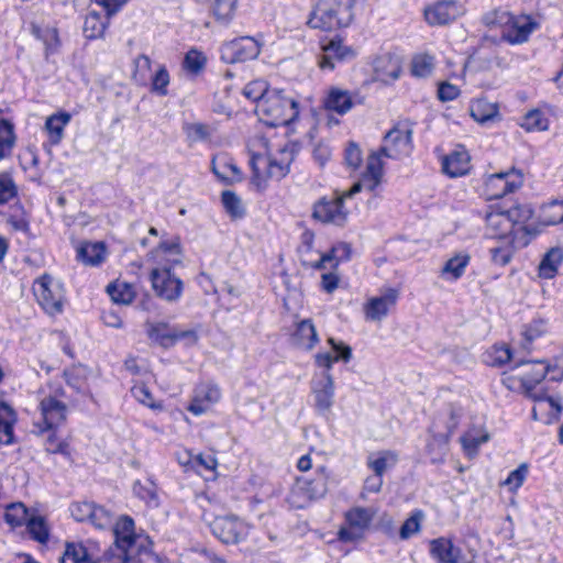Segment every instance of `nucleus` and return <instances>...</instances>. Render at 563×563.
I'll list each match as a JSON object with an SVG mask.
<instances>
[{
	"label": "nucleus",
	"mask_w": 563,
	"mask_h": 563,
	"mask_svg": "<svg viewBox=\"0 0 563 563\" xmlns=\"http://www.w3.org/2000/svg\"><path fill=\"white\" fill-rule=\"evenodd\" d=\"M328 343L335 354L324 352L314 355L316 365L324 368L320 376L316 375L311 382L314 408L319 413L329 412L333 406L335 385L330 374L333 363L338 361L347 363L352 358V349L344 342L329 338Z\"/></svg>",
	"instance_id": "obj_1"
},
{
	"label": "nucleus",
	"mask_w": 563,
	"mask_h": 563,
	"mask_svg": "<svg viewBox=\"0 0 563 563\" xmlns=\"http://www.w3.org/2000/svg\"><path fill=\"white\" fill-rule=\"evenodd\" d=\"M114 543L104 553V558L111 563H142V555H152V541L148 537L134 532V521L124 516L112 523Z\"/></svg>",
	"instance_id": "obj_2"
},
{
	"label": "nucleus",
	"mask_w": 563,
	"mask_h": 563,
	"mask_svg": "<svg viewBox=\"0 0 563 563\" xmlns=\"http://www.w3.org/2000/svg\"><path fill=\"white\" fill-rule=\"evenodd\" d=\"M296 146L285 145L277 155L252 154L250 166L253 172L252 181L258 189L266 188L267 180H282L290 172L294 162Z\"/></svg>",
	"instance_id": "obj_3"
},
{
	"label": "nucleus",
	"mask_w": 563,
	"mask_h": 563,
	"mask_svg": "<svg viewBox=\"0 0 563 563\" xmlns=\"http://www.w3.org/2000/svg\"><path fill=\"white\" fill-rule=\"evenodd\" d=\"M255 111L260 119L269 126L288 125L298 115V102L284 89L274 88L258 101Z\"/></svg>",
	"instance_id": "obj_4"
},
{
	"label": "nucleus",
	"mask_w": 563,
	"mask_h": 563,
	"mask_svg": "<svg viewBox=\"0 0 563 563\" xmlns=\"http://www.w3.org/2000/svg\"><path fill=\"white\" fill-rule=\"evenodd\" d=\"M353 7L354 0H318L308 24L323 31L346 27L353 21Z\"/></svg>",
	"instance_id": "obj_5"
},
{
	"label": "nucleus",
	"mask_w": 563,
	"mask_h": 563,
	"mask_svg": "<svg viewBox=\"0 0 563 563\" xmlns=\"http://www.w3.org/2000/svg\"><path fill=\"white\" fill-rule=\"evenodd\" d=\"M328 490V477L324 472H320L314 478L299 477L288 496V503L291 507L302 509L312 500L319 499Z\"/></svg>",
	"instance_id": "obj_6"
},
{
	"label": "nucleus",
	"mask_w": 563,
	"mask_h": 563,
	"mask_svg": "<svg viewBox=\"0 0 563 563\" xmlns=\"http://www.w3.org/2000/svg\"><path fill=\"white\" fill-rule=\"evenodd\" d=\"M498 23L503 25L501 37L510 44H521L528 41L538 23L530 15H514L501 12Z\"/></svg>",
	"instance_id": "obj_7"
},
{
	"label": "nucleus",
	"mask_w": 563,
	"mask_h": 563,
	"mask_svg": "<svg viewBox=\"0 0 563 563\" xmlns=\"http://www.w3.org/2000/svg\"><path fill=\"white\" fill-rule=\"evenodd\" d=\"M261 53L260 43L252 36H241L221 45V59L227 64L244 63Z\"/></svg>",
	"instance_id": "obj_8"
},
{
	"label": "nucleus",
	"mask_w": 563,
	"mask_h": 563,
	"mask_svg": "<svg viewBox=\"0 0 563 563\" xmlns=\"http://www.w3.org/2000/svg\"><path fill=\"white\" fill-rule=\"evenodd\" d=\"M375 512L371 508L354 507L345 514V527H341L338 536L341 541L360 540L368 529Z\"/></svg>",
	"instance_id": "obj_9"
},
{
	"label": "nucleus",
	"mask_w": 563,
	"mask_h": 563,
	"mask_svg": "<svg viewBox=\"0 0 563 563\" xmlns=\"http://www.w3.org/2000/svg\"><path fill=\"white\" fill-rule=\"evenodd\" d=\"M385 144L379 148L376 155L399 158L408 156L412 150V130L409 128L394 126L384 139Z\"/></svg>",
	"instance_id": "obj_10"
},
{
	"label": "nucleus",
	"mask_w": 563,
	"mask_h": 563,
	"mask_svg": "<svg viewBox=\"0 0 563 563\" xmlns=\"http://www.w3.org/2000/svg\"><path fill=\"white\" fill-rule=\"evenodd\" d=\"M521 185L522 174L512 168L489 175L485 180V194L489 200L500 199L520 188Z\"/></svg>",
	"instance_id": "obj_11"
},
{
	"label": "nucleus",
	"mask_w": 563,
	"mask_h": 563,
	"mask_svg": "<svg viewBox=\"0 0 563 563\" xmlns=\"http://www.w3.org/2000/svg\"><path fill=\"white\" fill-rule=\"evenodd\" d=\"M313 218L322 223H332L339 227L345 224L349 211L344 207V201L335 191L331 197H322L313 206Z\"/></svg>",
	"instance_id": "obj_12"
},
{
	"label": "nucleus",
	"mask_w": 563,
	"mask_h": 563,
	"mask_svg": "<svg viewBox=\"0 0 563 563\" xmlns=\"http://www.w3.org/2000/svg\"><path fill=\"white\" fill-rule=\"evenodd\" d=\"M212 534L223 543H238L249 533L247 525L235 516L216 517L209 523Z\"/></svg>",
	"instance_id": "obj_13"
},
{
	"label": "nucleus",
	"mask_w": 563,
	"mask_h": 563,
	"mask_svg": "<svg viewBox=\"0 0 563 563\" xmlns=\"http://www.w3.org/2000/svg\"><path fill=\"white\" fill-rule=\"evenodd\" d=\"M151 282L155 294L167 301H176L183 292V282L170 267L153 269Z\"/></svg>",
	"instance_id": "obj_14"
},
{
	"label": "nucleus",
	"mask_w": 563,
	"mask_h": 563,
	"mask_svg": "<svg viewBox=\"0 0 563 563\" xmlns=\"http://www.w3.org/2000/svg\"><path fill=\"white\" fill-rule=\"evenodd\" d=\"M34 295L41 307L54 316L63 311V294L57 285H53L52 278L47 275L36 280L33 287Z\"/></svg>",
	"instance_id": "obj_15"
},
{
	"label": "nucleus",
	"mask_w": 563,
	"mask_h": 563,
	"mask_svg": "<svg viewBox=\"0 0 563 563\" xmlns=\"http://www.w3.org/2000/svg\"><path fill=\"white\" fill-rule=\"evenodd\" d=\"M448 415L449 421L446 422L445 433L437 432L438 426L435 422H433L429 428V432L432 434V439L427 444V451L429 454H433V452L437 451L435 456L431 457L432 463L442 461L443 455L445 454L449 438L452 435L459 424L460 412L454 406H449Z\"/></svg>",
	"instance_id": "obj_16"
},
{
	"label": "nucleus",
	"mask_w": 563,
	"mask_h": 563,
	"mask_svg": "<svg viewBox=\"0 0 563 563\" xmlns=\"http://www.w3.org/2000/svg\"><path fill=\"white\" fill-rule=\"evenodd\" d=\"M147 334L152 341L164 347L173 346L180 340H186L189 344H194L198 340V335L194 330H179L164 322L150 324Z\"/></svg>",
	"instance_id": "obj_17"
},
{
	"label": "nucleus",
	"mask_w": 563,
	"mask_h": 563,
	"mask_svg": "<svg viewBox=\"0 0 563 563\" xmlns=\"http://www.w3.org/2000/svg\"><path fill=\"white\" fill-rule=\"evenodd\" d=\"M383 177V162L376 154H371L367 158L366 170L361 180L356 181L349 190L339 194L340 198L344 201L358 194L363 188L368 191H374L382 181Z\"/></svg>",
	"instance_id": "obj_18"
},
{
	"label": "nucleus",
	"mask_w": 563,
	"mask_h": 563,
	"mask_svg": "<svg viewBox=\"0 0 563 563\" xmlns=\"http://www.w3.org/2000/svg\"><path fill=\"white\" fill-rule=\"evenodd\" d=\"M424 19L430 25H445L464 13V7L455 0H441L428 5Z\"/></svg>",
	"instance_id": "obj_19"
},
{
	"label": "nucleus",
	"mask_w": 563,
	"mask_h": 563,
	"mask_svg": "<svg viewBox=\"0 0 563 563\" xmlns=\"http://www.w3.org/2000/svg\"><path fill=\"white\" fill-rule=\"evenodd\" d=\"M221 398L220 388L216 384L203 383L196 387L188 411L199 416L209 410Z\"/></svg>",
	"instance_id": "obj_20"
},
{
	"label": "nucleus",
	"mask_w": 563,
	"mask_h": 563,
	"mask_svg": "<svg viewBox=\"0 0 563 563\" xmlns=\"http://www.w3.org/2000/svg\"><path fill=\"white\" fill-rule=\"evenodd\" d=\"M40 410L45 426L44 430L59 427L67 418V406L55 396H46L40 402Z\"/></svg>",
	"instance_id": "obj_21"
},
{
	"label": "nucleus",
	"mask_w": 563,
	"mask_h": 563,
	"mask_svg": "<svg viewBox=\"0 0 563 563\" xmlns=\"http://www.w3.org/2000/svg\"><path fill=\"white\" fill-rule=\"evenodd\" d=\"M398 296V290L388 288L382 296L371 298L364 308L366 319L380 321L388 314L389 309L396 305Z\"/></svg>",
	"instance_id": "obj_22"
},
{
	"label": "nucleus",
	"mask_w": 563,
	"mask_h": 563,
	"mask_svg": "<svg viewBox=\"0 0 563 563\" xmlns=\"http://www.w3.org/2000/svg\"><path fill=\"white\" fill-rule=\"evenodd\" d=\"M322 55L319 59V66L322 69H334L336 62L350 60L355 56L354 51L343 45L341 40H331L322 46Z\"/></svg>",
	"instance_id": "obj_23"
},
{
	"label": "nucleus",
	"mask_w": 563,
	"mask_h": 563,
	"mask_svg": "<svg viewBox=\"0 0 563 563\" xmlns=\"http://www.w3.org/2000/svg\"><path fill=\"white\" fill-rule=\"evenodd\" d=\"M487 234L492 239L511 240L517 234L514 223L510 222L506 211H493L485 218Z\"/></svg>",
	"instance_id": "obj_24"
},
{
	"label": "nucleus",
	"mask_w": 563,
	"mask_h": 563,
	"mask_svg": "<svg viewBox=\"0 0 563 563\" xmlns=\"http://www.w3.org/2000/svg\"><path fill=\"white\" fill-rule=\"evenodd\" d=\"M470 168V155L464 148L453 151L442 161L443 173L452 178L466 175Z\"/></svg>",
	"instance_id": "obj_25"
},
{
	"label": "nucleus",
	"mask_w": 563,
	"mask_h": 563,
	"mask_svg": "<svg viewBox=\"0 0 563 563\" xmlns=\"http://www.w3.org/2000/svg\"><path fill=\"white\" fill-rule=\"evenodd\" d=\"M430 554L438 563H459L461 549L454 547L446 538H438L430 541Z\"/></svg>",
	"instance_id": "obj_26"
},
{
	"label": "nucleus",
	"mask_w": 563,
	"mask_h": 563,
	"mask_svg": "<svg viewBox=\"0 0 563 563\" xmlns=\"http://www.w3.org/2000/svg\"><path fill=\"white\" fill-rule=\"evenodd\" d=\"M16 422L14 409L4 401H0V445L14 443L13 427Z\"/></svg>",
	"instance_id": "obj_27"
},
{
	"label": "nucleus",
	"mask_w": 563,
	"mask_h": 563,
	"mask_svg": "<svg viewBox=\"0 0 563 563\" xmlns=\"http://www.w3.org/2000/svg\"><path fill=\"white\" fill-rule=\"evenodd\" d=\"M294 343L301 349L311 350L319 342L317 330L310 319L300 321L292 335Z\"/></svg>",
	"instance_id": "obj_28"
},
{
	"label": "nucleus",
	"mask_w": 563,
	"mask_h": 563,
	"mask_svg": "<svg viewBox=\"0 0 563 563\" xmlns=\"http://www.w3.org/2000/svg\"><path fill=\"white\" fill-rule=\"evenodd\" d=\"M106 245L102 242H84L77 249V258L86 265L97 266L106 258Z\"/></svg>",
	"instance_id": "obj_29"
},
{
	"label": "nucleus",
	"mask_w": 563,
	"mask_h": 563,
	"mask_svg": "<svg viewBox=\"0 0 563 563\" xmlns=\"http://www.w3.org/2000/svg\"><path fill=\"white\" fill-rule=\"evenodd\" d=\"M110 16L108 12L102 15L100 12L89 11L85 18L82 27L85 36L89 40L101 37L108 26Z\"/></svg>",
	"instance_id": "obj_30"
},
{
	"label": "nucleus",
	"mask_w": 563,
	"mask_h": 563,
	"mask_svg": "<svg viewBox=\"0 0 563 563\" xmlns=\"http://www.w3.org/2000/svg\"><path fill=\"white\" fill-rule=\"evenodd\" d=\"M325 108L339 114H344L354 106L353 97L347 90L331 88L325 99Z\"/></svg>",
	"instance_id": "obj_31"
},
{
	"label": "nucleus",
	"mask_w": 563,
	"mask_h": 563,
	"mask_svg": "<svg viewBox=\"0 0 563 563\" xmlns=\"http://www.w3.org/2000/svg\"><path fill=\"white\" fill-rule=\"evenodd\" d=\"M71 115L65 111L53 114L46 119L45 129L48 133L49 142L53 145L60 143L64 136V129L69 123Z\"/></svg>",
	"instance_id": "obj_32"
},
{
	"label": "nucleus",
	"mask_w": 563,
	"mask_h": 563,
	"mask_svg": "<svg viewBox=\"0 0 563 563\" xmlns=\"http://www.w3.org/2000/svg\"><path fill=\"white\" fill-rule=\"evenodd\" d=\"M537 367L531 373H525L521 377V385L525 388L527 395L533 400H542L544 397L534 391L536 385L539 384L547 376L549 368L543 363L538 362Z\"/></svg>",
	"instance_id": "obj_33"
},
{
	"label": "nucleus",
	"mask_w": 563,
	"mask_h": 563,
	"mask_svg": "<svg viewBox=\"0 0 563 563\" xmlns=\"http://www.w3.org/2000/svg\"><path fill=\"white\" fill-rule=\"evenodd\" d=\"M399 456L397 452L385 450L379 451L376 456L371 455L367 459V466L374 472L375 475L383 476V474L396 466Z\"/></svg>",
	"instance_id": "obj_34"
},
{
	"label": "nucleus",
	"mask_w": 563,
	"mask_h": 563,
	"mask_svg": "<svg viewBox=\"0 0 563 563\" xmlns=\"http://www.w3.org/2000/svg\"><path fill=\"white\" fill-rule=\"evenodd\" d=\"M470 112L472 118L481 124L495 121L499 115L498 107L485 99H477L472 102Z\"/></svg>",
	"instance_id": "obj_35"
},
{
	"label": "nucleus",
	"mask_w": 563,
	"mask_h": 563,
	"mask_svg": "<svg viewBox=\"0 0 563 563\" xmlns=\"http://www.w3.org/2000/svg\"><path fill=\"white\" fill-rule=\"evenodd\" d=\"M563 262V250L561 247L550 249L539 264V274L543 278H553L559 266Z\"/></svg>",
	"instance_id": "obj_36"
},
{
	"label": "nucleus",
	"mask_w": 563,
	"mask_h": 563,
	"mask_svg": "<svg viewBox=\"0 0 563 563\" xmlns=\"http://www.w3.org/2000/svg\"><path fill=\"white\" fill-rule=\"evenodd\" d=\"M32 34L44 43L46 57L57 52L60 42L55 27H41L33 24Z\"/></svg>",
	"instance_id": "obj_37"
},
{
	"label": "nucleus",
	"mask_w": 563,
	"mask_h": 563,
	"mask_svg": "<svg viewBox=\"0 0 563 563\" xmlns=\"http://www.w3.org/2000/svg\"><path fill=\"white\" fill-rule=\"evenodd\" d=\"M222 206L232 220L242 219L246 214L245 207L241 198L231 190H224L221 194Z\"/></svg>",
	"instance_id": "obj_38"
},
{
	"label": "nucleus",
	"mask_w": 563,
	"mask_h": 563,
	"mask_svg": "<svg viewBox=\"0 0 563 563\" xmlns=\"http://www.w3.org/2000/svg\"><path fill=\"white\" fill-rule=\"evenodd\" d=\"M60 563H95L80 542H67Z\"/></svg>",
	"instance_id": "obj_39"
},
{
	"label": "nucleus",
	"mask_w": 563,
	"mask_h": 563,
	"mask_svg": "<svg viewBox=\"0 0 563 563\" xmlns=\"http://www.w3.org/2000/svg\"><path fill=\"white\" fill-rule=\"evenodd\" d=\"M238 0H213L211 4V12L214 19L223 24L228 25L235 12Z\"/></svg>",
	"instance_id": "obj_40"
},
{
	"label": "nucleus",
	"mask_w": 563,
	"mask_h": 563,
	"mask_svg": "<svg viewBox=\"0 0 563 563\" xmlns=\"http://www.w3.org/2000/svg\"><path fill=\"white\" fill-rule=\"evenodd\" d=\"M107 292L114 303L129 305L133 301L135 292L131 285L114 282L107 286Z\"/></svg>",
	"instance_id": "obj_41"
},
{
	"label": "nucleus",
	"mask_w": 563,
	"mask_h": 563,
	"mask_svg": "<svg viewBox=\"0 0 563 563\" xmlns=\"http://www.w3.org/2000/svg\"><path fill=\"white\" fill-rule=\"evenodd\" d=\"M26 530L31 538L38 543L45 544L49 538V529L42 516H32L26 521Z\"/></svg>",
	"instance_id": "obj_42"
},
{
	"label": "nucleus",
	"mask_w": 563,
	"mask_h": 563,
	"mask_svg": "<svg viewBox=\"0 0 563 563\" xmlns=\"http://www.w3.org/2000/svg\"><path fill=\"white\" fill-rule=\"evenodd\" d=\"M42 431H45L44 429ZM48 432L45 441L44 449L49 454H62L70 456L69 443L66 439H62L55 429L46 430Z\"/></svg>",
	"instance_id": "obj_43"
},
{
	"label": "nucleus",
	"mask_w": 563,
	"mask_h": 563,
	"mask_svg": "<svg viewBox=\"0 0 563 563\" xmlns=\"http://www.w3.org/2000/svg\"><path fill=\"white\" fill-rule=\"evenodd\" d=\"M547 322L542 319H534L530 323L523 325L521 343L522 347L527 351L530 350L532 342L547 332Z\"/></svg>",
	"instance_id": "obj_44"
},
{
	"label": "nucleus",
	"mask_w": 563,
	"mask_h": 563,
	"mask_svg": "<svg viewBox=\"0 0 563 563\" xmlns=\"http://www.w3.org/2000/svg\"><path fill=\"white\" fill-rule=\"evenodd\" d=\"M515 244L516 239L512 238L511 240L506 241L504 244L499 246L492 247L489 250L492 262L498 266L507 265L510 262L515 253V250L517 249Z\"/></svg>",
	"instance_id": "obj_45"
},
{
	"label": "nucleus",
	"mask_w": 563,
	"mask_h": 563,
	"mask_svg": "<svg viewBox=\"0 0 563 563\" xmlns=\"http://www.w3.org/2000/svg\"><path fill=\"white\" fill-rule=\"evenodd\" d=\"M470 255L466 253H459L446 261L442 268L443 275H451L453 279H459L465 272L470 263Z\"/></svg>",
	"instance_id": "obj_46"
},
{
	"label": "nucleus",
	"mask_w": 563,
	"mask_h": 563,
	"mask_svg": "<svg viewBox=\"0 0 563 563\" xmlns=\"http://www.w3.org/2000/svg\"><path fill=\"white\" fill-rule=\"evenodd\" d=\"M7 222L15 230L27 232L30 230V221L24 207L16 202L10 208Z\"/></svg>",
	"instance_id": "obj_47"
},
{
	"label": "nucleus",
	"mask_w": 563,
	"mask_h": 563,
	"mask_svg": "<svg viewBox=\"0 0 563 563\" xmlns=\"http://www.w3.org/2000/svg\"><path fill=\"white\" fill-rule=\"evenodd\" d=\"M29 511L22 503H13L7 506L4 520L11 527H20L26 525Z\"/></svg>",
	"instance_id": "obj_48"
},
{
	"label": "nucleus",
	"mask_w": 563,
	"mask_h": 563,
	"mask_svg": "<svg viewBox=\"0 0 563 563\" xmlns=\"http://www.w3.org/2000/svg\"><path fill=\"white\" fill-rule=\"evenodd\" d=\"M541 221L545 225H554L563 222V201H551L541 210Z\"/></svg>",
	"instance_id": "obj_49"
},
{
	"label": "nucleus",
	"mask_w": 563,
	"mask_h": 563,
	"mask_svg": "<svg viewBox=\"0 0 563 563\" xmlns=\"http://www.w3.org/2000/svg\"><path fill=\"white\" fill-rule=\"evenodd\" d=\"M18 196V186L14 183L12 174L9 172L0 173V206H3Z\"/></svg>",
	"instance_id": "obj_50"
},
{
	"label": "nucleus",
	"mask_w": 563,
	"mask_h": 563,
	"mask_svg": "<svg viewBox=\"0 0 563 563\" xmlns=\"http://www.w3.org/2000/svg\"><path fill=\"white\" fill-rule=\"evenodd\" d=\"M434 67L433 57L428 54L416 55L411 60V74L415 77H428Z\"/></svg>",
	"instance_id": "obj_51"
},
{
	"label": "nucleus",
	"mask_w": 563,
	"mask_h": 563,
	"mask_svg": "<svg viewBox=\"0 0 563 563\" xmlns=\"http://www.w3.org/2000/svg\"><path fill=\"white\" fill-rule=\"evenodd\" d=\"M506 213L510 222L514 223L517 233L525 231L523 223L532 217V210L529 206H515L506 210Z\"/></svg>",
	"instance_id": "obj_52"
},
{
	"label": "nucleus",
	"mask_w": 563,
	"mask_h": 563,
	"mask_svg": "<svg viewBox=\"0 0 563 563\" xmlns=\"http://www.w3.org/2000/svg\"><path fill=\"white\" fill-rule=\"evenodd\" d=\"M521 126L527 131H545L549 126V120L542 111L531 110L523 117Z\"/></svg>",
	"instance_id": "obj_53"
},
{
	"label": "nucleus",
	"mask_w": 563,
	"mask_h": 563,
	"mask_svg": "<svg viewBox=\"0 0 563 563\" xmlns=\"http://www.w3.org/2000/svg\"><path fill=\"white\" fill-rule=\"evenodd\" d=\"M272 89L268 88V84L265 80H253L249 82L244 89L243 95L254 101L256 106L258 104V101L263 100L267 93H269Z\"/></svg>",
	"instance_id": "obj_54"
},
{
	"label": "nucleus",
	"mask_w": 563,
	"mask_h": 563,
	"mask_svg": "<svg viewBox=\"0 0 563 563\" xmlns=\"http://www.w3.org/2000/svg\"><path fill=\"white\" fill-rule=\"evenodd\" d=\"M423 512L421 510L413 511L408 519L402 523L399 530V537L402 540L411 538L420 531Z\"/></svg>",
	"instance_id": "obj_55"
},
{
	"label": "nucleus",
	"mask_w": 563,
	"mask_h": 563,
	"mask_svg": "<svg viewBox=\"0 0 563 563\" xmlns=\"http://www.w3.org/2000/svg\"><path fill=\"white\" fill-rule=\"evenodd\" d=\"M113 514L101 506L93 504L92 514L89 522L99 529H106L112 527Z\"/></svg>",
	"instance_id": "obj_56"
},
{
	"label": "nucleus",
	"mask_w": 563,
	"mask_h": 563,
	"mask_svg": "<svg viewBox=\"0 0 563 563\" xmlns=\"http://www.w3.org/2000/svg\"><path fill=\"white\" fill-rule=\"evenodd\" d=\"M184 132L186 133L187 139L191 142L207 141L211 135L209 126L198 122L186 123L184 125Z\"/></svg>",
	"instance_id": "obj_57"
},
{
	"label": "nucleus",
	"mask_w": 563,
	"mask_h": 563,
	"mask_svg": "<svg viewBox=\"0 0 563 563\" xmlns=\"http://www.w3.org/2000/svg\"><path fill=\"white\" fill-rule=\"evenodd\" d=\"M223 173L218 169V167L213 164L212 170L217 175V177L223 180L225 184H233L242 180V172L240 168L233 163H225L223 165Z\"/></svg>",
	"instance_id": "obj_58"
},
{
	"label": "nucleus",
	"mask_w": 563,
	"mask_h": 563,
	"mask_svg": "<svg viewBox=\"0 0 563 563\" xmlns=\"http://www.w3.org/2000/svg\"><path fill=\"white\" fill-rule=\"evenodd\" d=\"M206 63V56L196 49H190L184 59L185 68L192 74H198L201 71L205 68Z\"/></svg>",
	"instance_id": "obj_59"
},
{
	"label": "nucleus",
	"mask_w": 563,
	"mask_h": 563,
	"mask_svg": "<svg viewBox=\"0 0 563 563\" xmlns=\"http://www.w3.org/2000/svg\"><path fill=\"white\" fill-rule=\"evenodd\" d=\"M169 85V74L165 66H161L153 77L152 91L158 96H166L168 93L167 87Z\"/></svg>",
	"instance_id": "obj_60"
},
{
	"label": "nucleus",
	"mask_w": 563,
	"mask_h": 563,
	"mask_svg": "<svg viewBox=\"0 0 563 563\" xmlns=\"http://www.w3.org/2000/svg\"><path fill=\"white\" fill-rule=\"evenodd\" d=\"M15 142L13 124L5 119L0 120V145L9 153Z\"/></svg>",
	"instance_id": "obj_61"
},
{
	"label": "nucleus",
	"mask_w": 563,
	"mask_h": 563,
	"mask_svg": "<svg viewBox=\"0 0 563 563\" xmlns=\"http://www.w3.org/2000/svg\"><path fill=\"white\" fill-rule=\"evenodd\" d=\"M527 475V464H520L516 470L509 473L508 477L504 482V485L508 486L510 490H516L523 484Z\"/></svg>",
	"instance_id": "obj_62"
},
{
	"label": "nucleus",
	"mask_w": 563,
	"mask_h": 563,
	"mask_svg": "<svg viewBox=\"0 0 563 563\" xmlns=\"http://www.w3.org/2000/svg\"><path fill=\"white\" fill-rule=\"evenodd\" d=\"M69 509L75 520L80 522L89 521L93 509V503H73Z\"/></svg>",
	"instance_id": "obj_63"
},
{
	"label": "nucleus",
	"mask_w": 563,
	"mask_h": 563,
	"mask_svg": "<svg viewBox=\"0 0 563 563\" xmlns=\"http://www.w3.org/2000/svg\"><path fill=\"white\" fill-rule=\"evenodd\" d=\"M131 393L133 397L141 404L154 408V398L147 386L143 383H136L132 386Z\"/></svg>",
	"instance_id": "obj_64"
}]
</instances>
